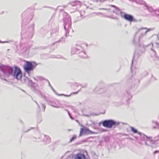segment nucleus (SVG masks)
Listing matches in <instances>:
<instances>
[{
	"mask_svg": "<svg viewBox=\"0 0 159 159\" xmlns=\"http://www.w3.org/2000/svg\"><path fill=\"white\" fill-rule=\"evenodd\" d=\"M0 69L5 75L8 76L12 75L17 80L21 79L22 76V72L20 69L18 67L15 66L14 70L13 68L12 67L2 65L0 66Z\"/></svg>",
	"mask_w": 159,
	"mask_h": 159,
	"instance_id": "nucleus-1",
	"label": "nucleus"
},
{
	"mask_svg": "<svg viewBox=\"0 0 159 159\" xmlns=\"http://www.w3.org/2000/svg\"><path fill=\"white\" fill-rule=\"evenodd\" d=\"M37 64L34 61H25V64L23 66L24 69L25 71L30 76V72L33 71L37 65Z\"/></svg>",
	"mask_w": 159,
	"mask_h": 159,
	"instance_id": "nucleus-2",
	"label": "nucleus"
},
{
	"mask_svg": "<svg viewBox=\"0 0 159 159\" xmlns=\"http://www.w3.org/2000/svg\"><path fill=\"white\" fill-rule=\"evenodd\" d=\"M153 29V28L148 29L144 27H142L139 29L138 31L137 32V33L139 34L138 39L139 43H140L142 41L143 36L146 34L148 32L152 30Z\"/></svg>",
	"mask_w": 159,
	"mask_h": 159,
	"instance_id": "nucleus-3",
	"label": "nucleus"
},
{
	"mask_svg": "<svg viewBox=\"0 0 159 159\" xmlns=\"http://www.w3.org/2000/svg\"><path fill=\"white\" fill-rule=\"evenodd\" d=\"M103 126L108 128H111L114 125H118L119 123H116L115 121L111 120H106L103 121L102 122Z\"/></svg>",
	"mask_w": 159,
	"mask_h": 159,
	"instance_id": "nucleus-4",
	"label": "nucleus"
},
{
	"mask_svg": "<svg viewBox=\"0 0 159 159\" xmlns=\"http://www.w3.org/2000/svg\"><path fill=\"white\" fill-rule=\"evenodd\" d=\"M40 136L43 138V141L45 142L46 144L50 142V138L48 136L42 134Z\"/></svg>",
	"mask_w": 159,
	"mask_h": 159,
	"instance_id": "nucleus-5",
	"label": "nucleus"
},
{
	"mask_svg": "<svg viewBox=\"0 0 159 159\" xmlns=\"http://www.w3.org/2000/svg\"><path fill=\"white\" fill-rule=\"evenodd\" d=\"M124 18L126 20L130 22L133 21L134 20L133 16L127 14H124Z\"/></svg>",
	"mask_w": 159,
	"mask_h": 159,
	"instance_id": "nucleus-6",
	"label": "nucleus"
},
{
	"mask_svg": "<svg viewBox=\"0 0 159 159\" xmlns=\"http://www.w3.org/2000/svg\"><path fill=\"white\" fill-rule=\"evenodd\" d=\"M64 28L66 31L65 35L66 37H67V36H69V28L70 26V23H64Z\"/></svg>",
	"mask_w": 159,
	"mask_h": 159,
	"instance_id": "nucleus-7",
	"label": "nucleus"
},
{
	"mask_svg": "<svg viewBox=\"0 0 159 159\" xmlns=\"http://www.w3.org/2000/svg\"><path fill=\"white\" fill-rule=\"evenodd\" d=\"M76 47H74L72 49L71 52L73 54L82 49V47L80 46H77Z\"/></svg>",
	"mask_w": 159,
	"mask_h": 159,
	"instance_id": "nucleus-8",
	"label": "nucleus"
},
{
	"mask_svg": "<svg viewBox=\"0 0 159 159\" xmlns=\"http://www.w3.org/2000/svg\"><path fill=\"white\" fill-rule=\"evenodd\" d=\"M27 79L29 82V84H31V89L34 91V92H35L36 90V88H35V85L36 84L35 83L33 82L32 80H30L28 78H27Z\"/></svg>",
	"mask_w": 159,
	"mask_h": 159,
	"instance_id": "nucleus-9",
	"label": "nucleus"
},
{
	"mask_svg": "<svg viewBox=\"0 0 159 159\" xmlns=\"http://www.w3.org/2000/svg\"><path fill=\"white\" fill-rule=\"evenodd\" d=\"M75 159H86L85 155L81 153H78L75 156Z\"/></svg>",
	"mask_w": 159,
	"mask_h": 159,
	"instance_id": "nucleus-10",
	"label": "nucleus"
},
{
	"mask_svg": "<svg viewBox=\"0 0 159 159\" xmlns=\"http://www.w3.org/2000/svg\"><path fill=\"white\" fill-rule=\"evenodd\" d=\"M146 7L150 12H153V15H154V14H155L159 16V10H158V11H153L152 8L151 7H148L147 6H146Z\"/></svg>",
	"mask_w": 159,
	"mask_h": 159,
	"instance_id": "nucleus-11",
	"label": "nucleus"
},
{
	"mask_svg": "<svg viewBox=\"0 0 159 159\" xmlns=\"http://www.w3.org/2000/svg\"><path fill=\"white\" fill-rule=\"evenodd\" d=\"M154 143L153 140L151 139H148L146 142L145 143L148 146H151V144H153Z\"/></svg>",
	"mask_w": 159,
	"mask_h": 159,
	"instance_id": "nucleus-12",
	"label": "nucleus"
},
{
	"mask_svg": "<svg viewBox=\"0 0 159 159\" xmlns=\"http://www.w3.org/2000/svg\"><path fill=\"white\" fill-rule=\"evenodd\" d=\"M130 128L131 129V131L133 132L134 133H138L139 134L140 136H142V135L143 134L140 132H138L137 130L134 128L132 127H130Z\"/></svg>",
	"mask_w": 159,
	"mask_h": 159,
	"instance_id": "nucleus-13",
	"label": "nucleus"
},
{
	"mask_svg": "<svg viewBox=\"0 0 159 159\" xmlns=\"http://www.w3.org/2000/svg\"><path fill=\"white\" fill-rule=\"evenodd\" d=\"M79 56L82 58H86L87 57L85 52L84 51L81 52L79 54Z\"/></svg>",
	"mask_w": 159,
	"mask_h": 159,
	"instance_id": "nucleus-14",
	"label": "nucleus"
},
{
	"mask_svg": "<svg viewBox=\"0 0 159 159\" xmlns=\"http://www.w3.org/2000/svg\"><path fill=\"white\" fill-rule=\"evenodd\" d=\"M84 130H85V133L86 134H95V133L94 132L90 130L88 128L85 129H84Z\"/></svg>",
	"mask_w": 159,
	"mask_h": 159,
	"instance_id": "nucleus-15",
	"label": "nucleus"
},
{
	"mask_svg": "<svg viewBox=\"0 0 159 159\" xmlns=\"http://www.w3.org/2000/svg\"><path fill=\"white\" fill-rule=\"evenodd\" d=\"M41 135V134H40L39 136H38L37 137H36L35 138V139L36 140V141L37 142H40V141H42L43 140V138H42L40 135Z\"/></svg>",
	"mask_w": 159,
	"mask_h": 159,
	"instance_id": "nucleus-16",
	"label": "nucleus"
},
{
	"mask_svg": "<svg viewBox=\"0 0 159 159\" xmlns=\"http://www.w3.org/2000/svg\"><path fill=\"white\" fill-rule=\"evenodd\" d=\"M69 153V151H67L65 154L64 156L67 157L65 159H70V155H68Z\"/></svg>",
	"mask_w": 159,
	"mask_h": 159,
	"instance_id": "nucleus-17",
	"label": "nucleus"
},
{
	"mask_svg": "<svg viewBox=\"0 0 159 159\" xmlns=\"http://www.w3.org/2000/svg\"><path fill=\"white\" fill-rule=\"evenodd\" d=\"M76 137L75 135H74L72 138L70 139V142H71V141H72L74 140L75 139H76Z\"/></svg>",
	"mask_w": 159,
	"mask_h": 159,
	"instance_id": "nucleus-18",
	"label": "nucleus"
},
{
	"mask_svg": "<svg viewBox=\"0 0 159 159\" xmlns=\"http://www.w3.org/2000/svg\"><path fill=\"white\" fill-rule=\"evenodd\" d=\"M84 130L83 128H81L80 131V136H81L82 134L83 133Z\"/></svg>",
	"mask_w": 159,
	"mask_h": 159,
	"instance_id": "nucleus-19",
	"label": "nucleus"
},
{
	"mask_svg": "<svg viewBox=\"0 0 159 159\" xmlns=\"http://www.w3.org/2000/svg\"><path fill=\"white\" fill-rule=\"evenodd\" d=\"M41 105L42 106V107L43 109V111H44L45 110V108H46V106L44 105L42 103H41Z\"/></svg>",
	"mask_w": 159,
	"mask_h": 159,
	"instance_id": "nucleus-20",
	"label": "nucleus"
},
{
	"mask_svg": "<svg viewBox=\"0 0 159 159\" xmlns=\"http://www.w3.org/2000/svg\"><path fill=\"white\" fill-rule=\"evenodd\" d=\"M154 154H157V155H159V151H155L154 153Z\"/></svg>",
	"mask_w": 159,
	"mask_h": 159,
	"instance_id": "nucleus-21",
	"label": "nucleus"
},
{
	"mask_svg": "<svg viewBox=\"0 0 159 159\" xmlns=\"http://www.w3.org/2000/svg\"><path fill=\"white\" fill-rule=\"evenodd\" d=\"M80 89H79L77 92H74V93H71L70 94V95H72V94H77V93H78V91H80Z\"/></svg>",
	"mask_w": 159,
	"mask_h": 159,
	"instance_id": "nucleus-22",
	"label": "nucleus"
},
{
	"mask_svg": "<svg viewBox=\"0 0 159 159\" xmlns=\"http://www.w3.org/2000/svg\"><path fill=\"white\" fill-rule=\"evenodd\" d=\"M33 128H34L33 127H31V128H30V129H28L26 131H24V132H25V133H26V132H27L28 131H29L31 129H33Z\"/></svg>",
	"mask_w": 159,
	"mask_h": 159,
	"instance_id": "nucleus-23",
	"label": "nucleus"
},
{
	"mask_svg": "<svg viewBox=\"0 0 159 159\" xmlns=\"http://www.w3.org/2000/svg\"><path fill=\"white\" fill-rule=\"evenodd\" d=\"M73 84L74 86H75L76 87L78 86V84H77L76 83H75L74 84Z\"/></svg>",
	"mask_w": 159,
	"mask_h": 159,
	"instance_id": "nucleus-24",
	"label": "nucleus"
},
{
	"mask_svg": "<svg viewBox=\"0 0 159 159\" xmlns=\"http://www.w3.org/2000/svg\"><path fill=\"white\" fill-rule=\"evenodd\" d=\"M34 101L36 103V104L38 106V108L39 109H40V107H39V105L38 104V103L37 102L35 101Z\"/></svg>",
	"mask_w": 159,
	"mask_h": 159,
	"instance_id": "nucleus-25",
	"label": "nucleus"
},
{
	"mask_svg": "<svg viewBox=\"0 0 159 159\" xmlns=\"http://www.w3.org/2000/svg\"><path fill=\"white\" fill-rule=\"evenodd\" d=\"M8 43V41H2L0 40V43Z\"/></svg>",
	"mask_w": 159,
	"mask_h": 159,
	"instance_id": "nucleus-26",
	"label": "nucleus"
},
{
	"mask_svg": "<svg viewBox=\"0 0 159 159\" xmlns=\"http://www.w3.org/2000/svg\"><path fill=\"white\" fill-rule=\"evenodd\" d=\"M140 4H143L145 3V2L143 1H142L141 2H140L139 3Z\"/></svg>",
	"mask_w": 159,
	"mask_h": 159,
	"instance_id": "nucleus-27",
	"label": "nucleus"
},
{
	"mask_svg": "<svg viewBox=\"0 0 159 159\" xmlns=\"http://www.w3.org/2000/svg\"><path fill=\"white\" fill-rule=\"evenodd\" d=\"M102 90V89H100L99 90V91H98V93H101V90Z\"/></svg>",
	"mask_w": 159,
	"mask_h": 159,
	"instance_id": "nucleus-28",
	"label": "nucleus"
},
{
	"mask_svg": "<svg viewBox=\"0 0 159 159\" xmlns=\"http://www.w3.org/2000/svg\"><path fill=\"white\" fill-rule=\"evenodd\" d=\"M22 25H24V20H22Z\"/></svg>",
	"mask_w": 159,
	"mask_h": 159,
	"instance_id": "nucleus-29",
	"label": "nucleus"
},
{
	"mask_svg": "<svg viewBox=\"0 0 159 159\" xmlns=\"http://www.w3.org/2000/svg\"><path fill=\"white\" fill-rule=\"evenodd\" d=\"M42 96L43 97V98L45 99V100H46V101H48V99H47V98H46V97H43L42 95Z\"/></svg>",
	"mask_w": 159,
	"mask_h": 159,
	"instance_id": "nucleus-30",
	"label": "nucleus"
},
{
	"mask_svg": "<svg viewBox=\"0 0 159 159\" xmlns=\"http://www.w3.org/2000/svg\"><path fill=\"white\" fill-rule=\"evenodd\" d=\"M51 89L53 91V92H55V90L54 89H53V88L52 87V86H51Z\"/></svg>",
	"mask_w": 159,
	"mask_h": 159,
	"instance_id": "nucleus-31",
	"label": "nucleus"
},
{
	"mask_svg": "<svg viewBox=\"0 0 159 159\" xmlns=\"http://www.w3.org/2000/svg\"><path fill=\"white\" fill-rule=\"evenodd\" d=\"M67 111L68 114L69 116H70V112L68 110H67Z\"/></svg>",
	"mask_w": 159,
	"mask_h": 159,
	"instance_id": "nucleus-32",
	"label": "nucleus"
},
{
	"mask_svg": "<svg viewBox=\"0 0 159 159\" xmlns=\"http://www.w3.org/2000/svg\"><path fill=\"white\" fill-rule=\"evenodd\" d=\"M48 82L49 85L50 87H51V86H52L51 85L49 82V81H48Z\"/></svg>",
	"mask_w": 159,
	"mask_h": 159,
	"instance_id": "nucleus-33",
	"label": "nucleus"
},
{
	"mask_svg": "<svg viewBox=\"0 0 159 159\" xmlns=\"http://www.w3.org/2000/svg\"><path fill=\"white\" fill-rule=\"evenodd\" d=\"M50 105H51V106H53V107H55L54 106V105H52V104H51Z\"/></svg>",
	"mask_w": 159,
	"mask_h": 159,
	"instance_id": "nucleus-34",
	"label": "nucleus"
},
{
	"mask_svg": "<svg viewBox=\"0 0 159 159\" xmlns=\"http://www.w3.org/2000/svg\"><path fill=\"white\" fill-rule=\"evenodd\" d=\"M34 80H36L35 78L34 77Z\"/></svg>",
	"mask_w": 159,
	"mask_h": 159,
	"instance_id": "nucleus-35",
	"label": "nucleus"
},
{
	"mask_svg": "<svg viewBox=\"0 0 159 159\" xmlns=\"http://www.w3.org/2000/svg\"><path fill=\"white\" fill-rule=\"evenodd\" d=\"M70 118H71V119H72V118L71 117V116H70Z\"/></svg>",
	"mask_w": 159,
	"mask_h": 159,
	"instance_id": "nucleus-36",
	"label": "nucleus"
},
{
	"mask_svg": "<svg viewBox=\"0 0 159 159\" xmlns=\"http://www.w3.org/2000/svg\"><path fill=\"white\" fill-rule=\"evenodd\" d=\"M112 6L113 7H115V6Z\"/></svg>",
	"mask_w": 159,
	"mask_h": 159,
	"instance_id": "nucleus-37",
	"label": "nucleus"
},
{
	"mask_svg": "<svg viewBox=\"0 0 159 159\" xmlns=\"http://www.w3.org/2000/svg\"><path fill=\"white\" fill-rule=\"evenodd\" d=\"M95 92H97V90H95Z\"/></svg>",
	"mask_w": 159,
	"mask_h": 159,
	"instance_id": "nucleus-38",
	"label": "nucleus"
},
{
	"mask_svg": "<svg viewBox=\"0 0 159 159\" xmlns=\"http://www.w3.org/2000/svg\"><path fill=\"white\" fill-rule=\"evenodd\" d=\"M62 95H65V96H66L64 94H62Z\"/></svg>",
	"mask_w": 159,
	"mask_h": 159,
	"instance_id": "nucleus-39",
	"label": "nucleus"
},
{
	"mask_svg": "<svg viewBox=\"0 0 159 159\" xmlns=\"http://www.w3.org/2000/svg\"><path fill=\"white\" fill-rule=\"evenodd\" d=\"M154 52H155L154 50H152Z\"/></svg>",
	"mask_w": 159,
	"mask_h": 159,
	"instance_id": "nucleus-40",
	"label": "nucleus"
}]
</instances>
